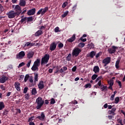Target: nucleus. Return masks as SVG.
<instances>
[{"label":"nucleus","mask_w":125,"mask_h":125,"mask_svg":"<svg viewBox=\"0 0 125 125\" xmlns=\"http://www.w3.org/2000/svg\"><path fill=\"white\" fill-rule=\"evenodd\" d=\"M84 45H85V44H84V43L83 42H80L78 44L79 47H82V48L84 47Z\"/></svg>","instance_id":"36"},{"label":"nucleus","mask_w":125,"mask_h":125,"mask_svg":"<svg viewBox=\"0 0 125 125\" xmlns=\"http://www.w3.org/2000/svg\"><path fill=\"white\" fill-rule=\"evenodd\" d=\"M26 20L27 22H32V21H33V17H30L27 18Z\"/></svg>","instance_id":"32"},{"label":"nucleus","mask_w":125,"mask_h":125,"mask_svg":"<svg viewBox=\"0 0 125 125\" xmlns=\"http://www.w3.org/2000/svg\"><path fill=\"white\" fill-rule=\"evenodd\" d=\"M27 91H28V87H24L23 89V93L26 94L27 93Z\"/></svg>","instance_id":"49"},{"label":"nucleus","mask_w":125,"mask_h":125,"mask_svg":"<svg viewBox=\"0 0 125 125\" xmlns=\"http://www.w3.org/2000/svg\"><path fill=\"white\" fill-rule=\"evenodd\" d=\"M72 56V55L71 54V53H69L68 56L66 57V60H67V61H71V57Z\"/></svg>","instance_id":"30"},{"label":"nucleus","mask_w":125,"mask_h":125,"mask_svg":"<svg viewBox=\"0 0 125 125\" xmlns=\"http://www.w3.org/2000/svg\"><path fill=\"white\" fill-rule=\"evenodd\" d=\"M31 63H32V60H30L27 63V64H26V66L27 67V68H29L30 66L31 65Z\"/></svg>","instance_id":"41"},{"label":"nucleus","mask_w":125,"mask_h":125,"mask_svg":"<svg viewBox=\"0 0 125 125\" xmlns=\"http://www.w3.org/2000/svg\"><path fill=\"white\" fill-rule=\"evenodd\" d=\"M49 49L51 51H53L56 49V43L55 42H53L50 44Z\"/></svg>","instance_id":"12"},{"label":"nucleus","mask_w":125,"mask_h":125,"mask_svg":"<svg viewBox=\"0 0 125 125\" xmlns=\"http://www.w3.org/2000/svg\"><path fill=\"white\" fill-rule=\"evenodd\" d=\"M34 54H35V53L33 51L29 52L27 53V58L28 59H31V58H33V57L34 56Z\"/></svg>","instance_id":"16"},{"label":"nucleus","mask_w":125,"mask_h":125,"mask_svg":"<svg viewBox=\"0 0 125 125\" xmlns=\"http://www.w3.org/2000/svg\"><path fill=\"white\" fill-rule=\"evenodd\" d=\"M117 48H118V47L112 46V48H109L108 49V51L110 54H113V53L116 52V49H117Z\"/></svg>","instance_id":"9"},{"label":"nucleus","mask_w":125,"mask_h":125,"mask_svg":"<svg viewBox=\"0 0 125 125\" xmlns=\"http://www.w3.org/2000/svg\"><path fill=\"white\" fill-rule=\"evenodd\" d=\"M0 88L1 89H2V90H5V87H4V86H3V85H1L0 86Z\"/></svg>","instance_id":"55"},{"label":"nucleus","mask_w":125,"mask_h":125,"mask_svg":"<svg viewBox=\"0 0 125 125\" xmlns=\"http://www.w3.org/2000/svg\"><path fill=\"white\" fill-rule=\"evenodd\" d=\"M97 77H98V75H97V74H93L91 77V79L93 81H94V80H96V79L97 78Z\"/></svg>","instance_id":"34"},{"label":"nucleus","mask_w":125,"mask_h":125,"mask_svg":"<svg viewBox=\"0 0 125 125\" xmlns=\"http://www.w3.org/2000/svg\"><path fill=\"white\" fill-rule=\"evenodd\" d=\"M102 79V76H100L97 78L96 80V83H97L100 80H101Z\"/></svg>","instance_id":"56"},{"label":"nucleus","mask_w":125,"mask_h":125,"mask_svg":"<svg viewBox=\"0 0 125 125\" xmlns=\"http://www.w3.org/2000/svg\"><path fill=\"white\" fill-rule=\"evenodd\" d=\"M49 54H46L44 55V57L42 58L41 60V65H42L43 64H47L48 63V61L50 58Z\"/></svg>","instance_id":"3"},{"label":"nucleus","mask_w":125,"mask_h":125,"mask_svg":"<svg viewBox=\"0 0 125 125\" xmlns=\"http://www.w3.org/2000/svg\"><path fill=\"white\" fill-rule=\"evenodd\" d=\"M7 15H8V17L10 19H12V18H14L15 17H18V16H19L14 11H10L9 13H7Z\"/></svg>","instance_id":"5"},{"label":"nucleus","mask_w":125,"mask_h":125,"mask_svg":"<svg viewBox=\"0 0 125 125\" xmlns=\"http://www.w3.org/2000/svg\"><path fill=\"white\" fill-rule=\"evenodd\" d=\"M29 82L33 83V76H29Z\"/></svg>","instance_id":"54"},{"label":"nucleus","mask_w":125,"mask_h":125,"mask_svg":"<svg viewBox=\"0 0 125 125\" xmlns=\"http://www.w3.org/2000/svg\"><path fill=\"white\" fill-rule=\"evenodd\" d=\"M82 52V50L81 49L76 47L74 48L72 50V56H75V57H77L80 55V53Z\"/></svg>","instance_id":"4"},{"label":"nucleus","mask_w":125,"mask_h":125,"mask_svg":"<svg viewBox=\"0 0 125 125\" xmlns=\"http://www.w3.org/2000/svg\"><path fill=\"white\" fill-rule=\"evenodd\" d=\"M23 66H25V62H22L21 63H20L19 65L18 68L23 67Z\"/></svg>","instance_id":"43"},{"label":"nucleus","mask_w":125,"mask_h":125,"mask_svg":"<svg viewBox=\"0 0 125 125\" xmlns=\"http://www.w3.org/2000/svg\"><path fill=\"white\" fill-rule=\"evenodd\" d=\"M101 89H102V91H107L108 89H107V86L101 85Z\"/></svg>","instance_id":"25"},{"label":"nucleus","mask_w":125,"mask_h":125,"mask_svg":"<svg viewBox=\"0 0 125 125\" xmlns=\"http://www.w3.org/2000/svg\"><path fill=\"white\" fill-rule=\"evenodd\" d=\"M8 112H9V111H8V109H4V111L3 112V115L6 116V115L8 114Z\"/></svg>","instance_id":"42"},{"label":"nucleus","mask_w":125,"mask_h":125,"mask_svg":"<svg viewBox=\"0 0 125 125\" xmlns=\"http://www.w3.org/2000/svg\"><path fill=\"white\" fill-rule=\"evenodd\" d=\"M64 46V45L62 43H60L58 44V47H59V48H62V47H63Z\"/></svg>","instance_id":"48"},{"label":"nucleus","mask_w":125,"mask_h":125,"mask_svg":"<svg viewBox=\"0 0 125 125\" xmlns=\"http://www.w3.org/2000/svg\"><path fill=\"white\" fill-rule=\"evenodd\" d=\"M19 4L20 6H25L26 5V1L25 0H21Z\"/></svg>","instance_id":"23"},{"label":"nucleus","mask_w":125,"mask_h":125,"mask_svg":"<svg viewBox=\"0 0 125 125\" xmlns=\"http://www.w3.org/2000/svg\"><path fill=\"white\" fill-rule=\"evenodd\" d=\"M55 100L53 98L51 99V102H50V104H55Z\"/></svg>","instance_id":"45"},{"label":"nucleus","mask_w":125,"mask_h":125,"mask_svg":"<svg viewBox=\"0 0 125 125\" xmlns=\"http://www.w3.org/2000/svg\"><path fill=\"white\" fill-rule=\"evenodd\" d=\"M38 88L40 90L43 89L44 88V84H43V81H41L39 82L38 84Z\"/></svg>","instance_id":"13"},{"label":"nucleus","mask_w":125,"mask_h":125,"mask_svg":"<svg viewBox=\"0 0 125 125\" xmlns=\"http://www.w3.org/2000/svg\"><path fill=\"white\" fill-rule=\"evenodd\" d=\"M80 41H82V42H86V39L84 38H83V37L80 38Z\"/></svg>","instance_id":"53"},{"label":"nucleus","mask_w":125,"mask_h":125,"mask_svg":"<svg viewBox=\"0 0 125 125\" xmlns=\"http://www.w3.org/2000/svg\"><path fill=\"white\" fill-rule=\"evenodd\" d=\"M85 87L86 88H87L88 87H89V88H90L91 87V84L89 83H87V84H85Z\"/></svg>","instance_id":"44"},{"label":"nucleus","mask_w":125,"mask_h":125,"mask_svg":"<svg viewBox=\"0 0 125 125\" xmlns=\"http://www.w3.org/2000/svg\"><path fill=\"white\" fill-rule=\"evenodd\" d=\"M72 72H76L77 71V67L76 66H74L72 68Z\"/></svg>","instance_id":"51"},{"label":"nucleus","mask_w":125,"mask_h":125,"mask_svg":"<svg viewBox=\"0 0 125 125\" xmlns=\"http://www.w3.org/2000/svg\"><path fill=\"white\" fill-rule=\"evenodd\" d=\"M42 30H39L37 32H36L35 34V37H40L41 35H42Z\"/></svg>","instance_id":"20"},{"label":"nucleus","mask_w":125,"mask_h":125,"mask_svg":"<svg viewBox=\"0 0 125 125\" xmlns=\"http://www.w3.org/2000/svg\"><path fill=\"white\" fill-rule=\"evenodd\" d=\"M25 100H29L30 98V94L28 93L25 95Z\"/></svg>","instance_id":"37"},{"label":"nucleus","mask_w":125,"mask_h":125,"mask_svg":"<svg viewBox=\"0 0 125 125\" xmlns=\"http://www.w3.org/2000/svg\"><path fill=\"white\" fill-rule=\"evenodd\" d=\"M36 104H37L36 108L37 110H40L44 104V101L42 100V97H39L36 100Z\"/></svg>","instance_id":"1"},{"label":"nucleus","mask_w":125,"mask_h":125,"mask_svg":"<svg viewBox=\"0 0 125 125\" xmlns=\"http://www.w3.org/2000/svg\"><path fill=\"white\" fill-rule=\"evenodd\" d=\"M100 71V69L99 68V66H95L93 68V72H94L95 74H98Z\"/></svg>","instance_id":"18"},{"label":"nucleus","mask_w":125,"mask_h":125,"mask_svg":"<svg viewBox=\"0 0 125 125\" xmlns=\"http://www.w3.org/2000/svg\"><path fill=\"white\" fill-rule=\"evenodd\" d=\"M36 119H39L40 121H43L45 119V115L43 112H41V116H38Z\"/></svg>","instance_id":"11"},{"label":"nucleus","mask_w":125,"mask_h":125,"mask_svg":"<svg viewBox=\"0 0 125 125\" xmlns=\"http://www.w3.org/2000/svg\"><path fill=\"white\" fill-rule=\"evenodd\" d=\"M42 10H43L42 8L40 9L38 11V12H37V15H40V14H41V15H42Z\"/></svg>","instance_id":"39"},{"label":"nucleus","mask_w":125,"mask_h":125,"mask_svg":"<svg viewBox=\"0 0 125 125\" xmlns=\"http://www.w3.org/2000/svg\"><path fill=\"white\" fill-rule=\"evenodd\" d=\"M6 81H8V77L2 75L0 77V83H4Z\"/></svg>","instance_id":"7"},{"label":"nucleus","mask_w":125,"mask_h":125,"mask_svg":"<svg viewBox=\"0 0 125 125\" xmlns=\"http://www.w3.org/2000/svg\"><path fill=\"white\" fill-rule=\"evenodd\" d=\"M31 93L32 95H36L37 93V89H36V88H33L31 91Z\"/></svg>","instance_id":"29"},{"label":"nucleus","mask_w":125,"mask_h":125,"mask_svg":"<svg viewBox=\"0 0 125 125\" xmlns=\"http://www.w3.org/2000/svg\"><path fill=\"white\" fill-rule=\"evenodd\" d=\"M25 56V52L21 51L16 55V59H22Z\"/></svg>","instance_id":"8"},{"label":"nucleus","mask_w":125,"mask_h":125,"mask_svg":"<svg viewBox=\"0 0 125 125\" xmlns=\"http://www.w3.org/2000/svg\"><path fill=\"white\" fill-rule=\"evenodd\" d=\"M26 11H27V10L26 9L24 8L23 11L21 13V15L25 14V13H26Z\"/></svg>","instance_id":"58"},{"label":"nucleus","mask_w":125,"mask_h":125,"mask_svg":"<svg viewBox=\"0 0 125 125\" xmlns=\"http://www.w3.org/2000/svg\"><path fill=\"white\" fill-rule=\"evenodd\" d=\"M97 85H98V86H101V80H100L98 82Z\"/></svg>","instance_id":"60"},{"label":"nucleus","mask_w":125,"mask_h":125,"mask_svg":"<svg viewBox=\"0 0 125 125\" xmlns=\"http://www.w3.org/2000/svg\"><path fill=\"white\" fill-rule=\"evenodd\" d=\"M115 104H118L120 101V98H119V97L115 98Z\"/></svg>","instance_id":"38"},{"label":"nucleus","mask_w":125,"mask_h":125,"mask_svg":"<svg viewBox=\"0 0 125 125\" xmlns=\"http://www.w3.org/2000/svg\"><path fill=\"white\" fill-rule=\"evenodd\" d=\"M116 82L118 83L120 88H121V87H122V82H121L120 81H117Z\"/></svg>","instance_id":"52"},{"label":"nucleus","mask_w":125,"mask_h":125,"mask_svg":"<svg viewBox=\"0 0 125 125\" xmlns=\"http://www.w3.org/2000/svg\"><path fill=\"white\" fill-rule=\"evenodd\" d=\"M88 45H89L90 48H94V44L93 43L91 42L90 44H88Z\"/></svg>","instance_id":"47"},{"label":"nucleus","mask_w":125,"mask_h":125,"mask_svg":"<svg viewBox=\"0 0 125 125\" xmlns=\"http://www.w3.org/2000/svg\"><path fill=\"white\" fill-rule=\"evenodd\" d=\"M111 62V58L107 57L103 61V63H106V64H109Z\"/></svg>","instance_id":"17"},{"label":"nucleus","mask_w":125,"mask_h":125,"mask_svg":"<svg viewBox=\"0 0 125 125\" xmlns=\"http://www.w3.org/2000/svg\"><path fill=\"white\" fill-rule=\"evenodd\" d=\"M34 119H35V116H32V117H30L28 119V122L30 123L31 122H33V121H34Z\"/></svg>","instance_id":"40"},{"label":"nucleus","mask_w":125,"mask_h":125,"mask_svg":"<svg viewBox=\"0 0 125 125\" xmlns=\"http://www.w3.org/2000/svg\"><path fill=\"white\" fill-rule=\"evenodd\" d=\"M95 55H96V52L92 51L90 53L89 55H88V56L90 57V58H93Z\"/></svg>","instance_id":"19"},{"label":"nucleus","mask_w":125,"mask_h":125,"mask_svg":"<svg viewBox=\"0 0 125 125\" xmlns=\"http://www.w3.org/2000/svg\"><path fill=\"white\" fill-rule=\"evenodd\" d=\"M4 103L3 102H0V110H3L4 109Z\"/></svg>","instance_id":"27"},{"label":"nucleus","mask_w":125,"mask_h":125,"mask_svg":"<svg viewBox=\"0 0 125 125\" xmlns=\"http://www.w3.org/2000/svg\"><path fill=\"white\" fill-rule=\"evenodd\" d=\"M77 9V4H75L73 7H72L73 11H75V10Z\"/></svg>","instance_id":"57"},{"label":"nucleus","mask_w":125,"mask_h":125,"mask_svg":"<svg viewBox=\"0 0 125 125\" xmlns=\"http://www.w3.org/2000/svg\"><path fill=\"white\" fill-rule=\"evenodd\" d=\"M34 82L36 83V82H38V78L39 76V74H38V73H34Z\"/></svg>","instance_id":"28"},{"label":"nucleus","mask_w":125,"mask_h":125,"mask_svg":"<svg viewBox=\"0 0 125 125\" xmlns=\"http://www.w3.org/2000/svg\"><path fill=\"white\" fill-rule=\"evenodd\" d=\"M54 31L55 32V33H58L59 32H60V31L59 30V27H57L54 29Z\"/></svg>","instance_id":"50"},{"label":"nucleus","mask_w":125,"mask_h":125,"mask_svg":"<svg viewBox=\"0 0 125 125\" xmlns=\"http://www.w3.org/2000/svg\"><path fill=\"white\" fill-rule=\"evenodd\" d=\"M30 78V75L29 74H26L24 77V83H26L28 80H29Z\"/></svg>","instance_id":"31"},{"label":"nucleus","mask_w":125,"mask_h":125,"mask_svg":"<svg viewBox=\"0 0 125 125\" xmlns=\"http://www.w3.org/2000/svg\"><path fill=\"white\" fill-rule=\"evenodd\" d=\"M114 112H116V108H113L111 110L108 111L109 115H112V114L113 116H115V115H116Z\"/></svg>","instance_id":"21"},{"label":"nucleus","mask_w":125,"mask_h":125,"mask_svg":"<svg viewBox=\"0 0 125 125\" xmlns=\"http://www.w3.org/2000/svg\"><path fill=\"white\" fill-rule=\"evenodd\" d=\"M71 103H72V104H78V101H77L76 100H74V102L72 101Z\"/></svg>","instance_id":"62"},{"label":"nucleus","mask_w":125,"mask_h":125,"mask_svg":"<svg viewBox=\"0 0 125 125\" xmlns=\"http://www.w3.org/2000/svg\"><path fill=\"white\" fill-rule=\"evenodd\" d=\"M114 98H115V95H112L110 97V100L113 101L114 100Z\"/></svg>","instance_id":"59"},{"label":"nucleus","mask_w":125,"mask_h":125,"mask_svg":"<svg viewBox=\"0 0 125 125\" xmlns=\"http://www.w3.org/2000/svg\"><path fill=\"white\" fill-rule=\"evenodd\" d=\"M66 6V2H64L62 5V8H65V7Z\"/></svg>","instance_id":"64"},{"label":"nucleus","mask_w":125,"mask_h":125,"mask_svg":"<svg viewBox=\"0 0 125 125\" xmlns=\"http://www.w3.org/2000/svg\"><path fill=\"white\" fill-rule=\"evenodd\" d=\"M14 10L16 11L15 13L19 16L20 14L22 12V9L21 7L19 5H16L15 7Z\"/></svg>","instance_id":"6"},{"label":"nucleus","mask_w":125,"mask_h":125,"mask_svg":"<svg viewBox=\"0 0 125 125\" xmlns=\"http://www.w3.org/2000/svg\"><path fill=\"white\" fill-rule=\"evenodd\" d=\"M117 122L118 123H119V124H120V125H122V119H118L117 120Z\"/></svg>","instance_id":"63"},{"label":"nucleus","mask_w":125,"mask_h":125,"mask_svg":"<svg viewBox=\"0 0 125 125\" xmlns=\"http://www.w3.org/2000/svg\"><path fill=\"white\" fill-rule=\"evenodd\" d=\"M120 62H121V61H120V60H118L116 62L115 67L116 68V69H119V68H120V66L119 65H120Z\"/></svg>","instance_id":"26"},{"label":"nucleus","mask_w":125,"mask_h":125,"mask_svg":"<svg viewBox=\"0 0 125 125\" xmlns=\"http://www.w3.org/2000/svg\"><path fill=\"white\" fill-rule=\"evenodd\" d=\"M68 13H69V11H66L65 12H64L63 14L62 15V18H65V17L68 15Z\"/></svg>","instance_id":"33"},{"label":"nucleus","mask_w":125,"mask_h":125,"mask_svg":"<svg viewBox=\"0 0 125 125\" xmlns=\"http://www.w3.org/2000/svg\"><path fill=\"white\" fill-rule=\"evenodd\" d=\"M48 10V7H45L44 9H43L42 13V16H43V15H44V14L47 12Z\"/></svg>","instance_id":"22"},{"label":"nucleus","mask_w":125,"mask_h":125,"mask_svg":"<svg viewBox=\"0 0 125 125\" xmlns=\"http://www.w3.org/2000/svg\"><path fill=\"white\" fill-rule=\"evenodd\" d=\"M76 40V34H73V36L69 39H68L67 41L68 42H73Z\"/></svg>","instance_id":"14"},{"label":"nucleus","mask_w":125,"mask_h":125,"mask_svg":"<svg viewBox=\"0 0 125 125\" xmlns=\"http://www.w3.org/2000/svg\"><path fill=\"white\" fill-rule=\"evenodd\" d=\"M109 85L113 86L114 85V81L113 80H110V82H108Z\"/></svg>","instance_id":"46"},{"label":"nucleus","mask_w":125,"mask_h":125,"mask_svg":"<svg viewBox=\"0 0 125 125\" xmlns=\"http://www.w3.org/2000/svg\"><path fill=\"white\" fill-rule=\"evenodd\" d=\"M101 52H99L98 54H96V58H98L99 56H100Z\"/></svg>","instance_id":"61"},{"label":"nucleus","mask_w":125,"mask_h":125,"mask_svg":"<svg viewBox=\"0 0 125 125\" xmlns=\"http://www.w3.org/2000/svg\"><path fill=\"white\" fill-rule=\"evenodd\" d=\"M35 44L34 43H31L30 42H26L24 44V47L26 46H33Z\"/></svg>","instance_id":"24"},{"label":"nucleus","mask_w":125,"mask_h":125,"mask_svg":"<svg viewBox=\"0 0 125 125\" xmlns=\"http://www.w3.org/2000/svg\"><path fill=\"white\" fill-rule=\"evenodd\" d=\"M35 13H36V8H32L27 12V15L28 16H31V15H35Z\"/></svg>","instance_id":"10"},{"label":"nucleus","mask_w":125,"mask_h":125,"mask_svg":"<svg viewBox=\"0 0 125 125\" xmlns=\"http://www.w3.org/2000/svg\"><path fill=\"white\" fill-rule=\"evenodd\" d=\"M26 21H27V17H24L23 18H22L21 20V23H26Z\"/></svg>","instance_id":"35"},{"label":"nucleus","mask_w":125,"mask_h":125,"mask_svg":"<svg viewBox=\"0 0 125 125\" xmlns=\"http://www.w3.org/2000/svg\"><path fill=\"white\" fill-rule=\"evenodd\" d=\"M15 86L18 91H20V90H21V88L20 87V83L19 82L15 83Z\"/></svg>","instance_id":"15"},{"label":"nucleus","mask_w":125,"mask_h":125,"mask_svg":"<svg viewBox=\"0 0 125 125\" xmlns=\"http://www.w3.org/2000/svg\"><path fill=\"white\" fill-rule=\"evenodd\" d=\"M41 65V59H37L34 62L33 65L31 67L32 71L36 72L39 71V66Z\"/></svg>","instance_id":"2"}]
</instances>
